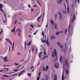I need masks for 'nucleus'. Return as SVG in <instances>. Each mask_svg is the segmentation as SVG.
Segmentation results:
<instances>
[{
    "instance_id": "12",
    "label": "nucleus",
    "mask_w": 80,
    "mask_h": 80,
    "mask_svg": "<svg viewBox=\"0 0 80 80\" xmlns=\"http://www.w3.org/2000/svg\"><path fill=\"white\" fill-rule=\"evenodd\" d=\"M62 1H63V0H59L58 1V4H61Z\"/></svg>"
},
{
    "instance_id": "5",
    "label": "nucleus",
    "mask_w": 80,
    "mask_h": 80,
    "mask_svg": "<svg viewBox=\"0 0 80 80\" xmlns=\"http://www.w3.org/2000/svg\"><path fill=\"white\" fill-rule=\"evenodd\" d=\"M60 61L61 63H62L63 62V56H61L60 58Z\"/></svg>"
},
{
    "instance_id": "38",
    "label": "nucleus",
    "mask_w": 80,
    "mask_h": 80,
    "mask_svg": "<svg viewBox=\"0 0 80 80\" xmlns=\"http://www.w3.org/2000/svg\"><path fill=\"white\" fill-rule=\"evenodd\" d=\"M60 16V20H61L62 19V15Z\"/></svg>"
},
{
    "instance_id": "41",
    "label": "nucleus",
    "mask_w": 80,
    "mask_h": 80,
    "mask_svg": "<svg viewBox=\"0 0 80 80\" xmlns=\"http://www.w3.org/2000/svg\"><path fill=\"white\" fill-rule=\"evenodd\" d=\"M40 79V77L38 76L37 78V80H39Z\"/></svg>"
},
{
    "instance_id": "15",
    "label": "nucleus",
    "mask_w": 80,
    "mask_h": 80,
    "mask_svg": "<svg viewBox=\"0 0 80 80\" xmlns=\"http://www.w3.org/2000/svg\"><path fill=\"white\" fill-rule=\"evenodd\" d=\"M15 27L13 29L11 30V31L12 32H13L14 33L15 32Z\"/></svg>"
},
{
    "instance_id": "28",
    "label": "nucleus",
    "mask_w": 80,
    "mask_h": 80,
    "mask_svg": "<svg viewBox=\"0 0 80 80\" xmlns=\"http://www.w3.org/2000/svg\"><path fill=\"white\" fill-rule=\"evenodd\" d=\"M65 34L67 35V29H66L65 31Z\"/></svg>"
},
{
    "instance_id": "22",
    "label": "nucleus",
    "mask_w": 80,
    "mask_h": 80,
    "mask_svg": "<svg viewBox=\"0 0 80 80\" xmlns=\"http://www.w3.org/2000/svg\"><path fill=\"white\" fill-rule=\"evenodd\" d=\"M54 17L55 18V19H57V13H56L54 15Z\"/></svg>"
},
{
    "instance_id": "2",
    "label": "nucleus",
    "mask_w": 80,
    "mask_h": 80,
    "mask_svg": "<svg viewBox=\"0 0 80 80\" xmlns=\"http://www.w3.org/2000/svg\"><path fill=\"white\" fill-rule=\"evenodd\" d=\"M54 67L56 68H59V64L58 63H56L54 65Z\"/></svg>"
},
{
    "instance_id": "54",
    "label": "nucleus",
    "mask_w": 80,
    "mask_h": 80,
    "mask_svg": "<svg viewBox=\"0 0 80 80\" xmlns=\"http://www.w3.org/2000/svg\"><path fill=\"white\" fill-rule=\"evenodd\" d=\"M63 12L64 13H66V11H64V10H63Z\"/></svg>"
},
{
    "instance_id": "4",
    "label": "nucleus",
    "mask_w": 80,
    "mask_h": 80,
    "mask_svg": "<svg viewBox=\"0 0 80 80\" xmlns=\"http://www.w3.org/2000/svg\"><path fill=\"white\" fill-rule=\"evenodd\" d=\"M54 54L56 56V61H57V51H56V49H54Z\"/></svg>"
},
{
    "instance_id": "16",
    "label": "nucleus",
    "mask_w": 80,
    "mask_h": 80,
    "mask_svg": "<svg viewBox=\"0 0 80 80\" xmlns=\"http://www.w3.org/2000/svg\"><path fill=\"white\" fill-rule=\"evenodd\" d=\"M3 69H4L3 70L4 72H7V71H8V70L9 68H7H7H3Z\"/></svg>"
},
{
    "instance_id": "13",
    "label": "nucleus",
    "mask_w": 80,
    "mask_h": 80,
    "mask_svg": "<svg viewBox=\"0 0 80 80\" xmlns=\"http://www.w3.org/2000/svg\"><path fill=\"white\" fill-rule=\"evenodd\" d=\"M41 17H42V15L40 16L39 17H38L37 18V21H38V22H40V20H39V19H40V18H41Z\"/></svg>"
},
{
    "instance_id": "56",
    "label": "nucleus",
    "mask_w": 80,
    "mask_h": 80,
    "mask_svg": "<svg viewBox=\"0 0 80 80\" xmlns=\"http://www.w3.org/2000/svg\"><path fill=\"white\" fill-rule=\"evenodd\" d=\"M9 49L8 52H10V46H9Z\"/></svg>"
},
{
    "instance_id": "46",
    "label": "nucleus",
    "mask_w": 80,
    "mask_h": 80,
    "mask_svg": "<svg viewBox=\"0 0 80 80\" xmlns=\"http://www.w3.org/2000/svg\"><path fill=\"white\" fill-rule=\"evenodd\" d=\"M33 50H34V48L33 47L32 48V52H33Z\"/></svg>"
},
{
    "instance_id": "59",
    "label": "nucleus",
    "mask_w": 80,
    "mask_h": 80,
    "mask_svg": "<svg viewBox=\"0 0 80 80\" xmlns=\"http://www.w3.org/2000/svg\"><path fill=\"white\" fill-rule=\"evenodd\" d=\"M18 55H20V53L19 52H18Z\"/></svg>"
},
{
    "instance_id": "32",
    "label": "nucleus",
    "mask_w": 80,
    "mask_h": 80,
    "mask_svg": "<svg viewBox=\"0 0 80 80\" xmlns=\"http://www.w3.org/2000/svg\"><path fill=\"white\" fill-rule=\"evenodd\" d=\"M57 44L59 46L60 45V42H57Z\"/></svg>"
},
{
    "instance_id": "49",
    "label": "nucleus",
    "mask_w": 80,
    "mask_h": 80,
    "mask_svg": "<svg viewBox=\"0 0 80 80\" xmlns=\"http://www.w3.org/2000/svg\"><path fill=\"white\" fill-rule=\"evenodd\" d=\"M39 76H40V75H41V72H39L38 73Z\"/></svg>"
},
{
    "instance_id": "17",
    "label": "nucleus",
    "mask_w": 80,
    "mask_h": 80,
    "mask_svg": "<svg viewBox=\"0 0 80 80\" xmlns=\"http://www.w3.org/2000/svg\"><path fill=\"white\" fill-rule=\"evenodd\" d=\"M50 37L52 40H53V39H55V37L54 36H51Z\"/></svg>"
},
{
    "instance_id": "64",
    "label": "nucleus",
    "mask_w": 80,
    "mask_h": 80,
    "mask_svg": "<svg viewBox=\"0 0 80 80\" xmlns=\"http://www.w3.org/2000/svg\"><path fill=\"white\" fill-rule=\"evenodd\" d=\"M36 34H37V33L36 32L35 33H33V34L34 35H36Z\"/></svg>"
},
{
    "instance_id": "10",
    "label": "nucleus",
    "mask_w": 80,
    "mask_h": 80,
    "mask_svg": "<svg viewBox=\"0 0 80 80\" xmlns=\"http://www.w3.org/2000/svg\"><path fill=\"white\" fill-rule=\"evenodd\" d=\"M51 23L52 25H54V24H55V22H54V21H53V20H52V19H51Z\"/></svg>"
},
{
    "instance_id": "8",
    "label": "nucleus",
    "mask_w": 80,
    "mask_h": 80,
    "mask_svg": "<svg viewBox=\"0 0 80 80\" xmlns=\"http://www.w3.org/2000/svg\"><path fill=\"white\" fill-rule=\"evenodd\" d=\"M6 40L7 42H9L11 45H12V42H11V41H10V40L8 39H6Z\"/></svg>"
},
{
    "instance_id": "42",
    "label": "nucleus",
    "mask_w": 80,
    "mask_h": 80,
    "mask_svg": "<svg viewBox=\"0 0 80 80\" xmlns=\"http://www.w3.org/2000/svg\"><path fill=\"white\" fill-rule=\"evenodd\" d=\"M18 70H19V69H15L14 70V72H17V71H18Z\"/></svg>"
},
{
    "instance_id": "63",
    "label": "nucleus",
    "mask_w": 80,
    "mask_h": 80,
    "mask_svg": "<svg viewBox=\"0 0 80 80\" xmlns=\"http://www.w3.org/2000/svg\"><path fill=\"white\" fill-rule=\"evenodd\" d=\"M62 80H64V77H62Z\"/></svg>"
},
{
    "instance_id": "19",
    "label": "nucleus",
    "mask_w": 80,
    "mask_h": 80,
    "mask_svg": "<svg viewBox=\"0 0 80 80\" xmlns=\"http://www.w3.org/2000/svg\"><path fill=\"white\" fill-rule=\"evenodd\" d=\"M46 43H47V45L48 46H49V43H48V39H47V41H46Z\"/></svg>"
},
{
    "instance_id": "57",
    "label": "nucleus",
    "mask_w": 80,
    "mask_h": 80,
    "mask_svg": "<svg viewBox=\"0 0 80 80\" xmlns=\"http://www.w3.org/2000/svg\"><path fill=\"white\" fill-rule=\"evenodd\" d=\"M17 21H16L14 22V24H16L17 23Z\"/></svg>"
},
{
    "instance_id": "39",
    "label": "nucleus",
    "mask_w": 80,
    "mask_h": 80,
    "mask_svg": "<svg viewBox=\"0 0 80 80\" xmlns=\"http://www.w3.org/2000/svg\"><path fill=\"white\" fill-rule=\"evenodd\" d=\"M18 18L19 19V20H21V21L23 20V19L22 18Z\"/></svg>"
},
{
    "instance_id": "1",
    "label": "nucleus",
    "mask_w": 80,
    "mask_h": 80,
    "mask_svg": "<svg viewBox=\"0 0 80 80\" xmlns=\"http://www.w3.org/2000/svg\"><path fill=\"white\" fill-rule=\"evenodd\" d=\"M65 65L68 67V68H70V64H69V62H68V60H65Z\"/></svg>"
},
{
    "instance_id": "33",
    "label": "nucleus",
    "mask_w": 80,
    "mask_h": 80,
    "mask_svg": "<svg viewBox=\"0 0 80 80\" xmlns=\"http://www.w3.org/2000/svg\"><path fill=\"white\" fill-rule=\"evenodd\" d=\"M44 55H46L47 53L45 52V49H44Z\"/></svg>"
},
{
    "instance_id": "27",
    "label": "nucleus",
    "mask_w": 80,
    "mask_h": 80,
    "mask_svg": "<svg viewBox=\"0 0 80 80\" xmlns=\"http://www.w3.org/2000/svg\"><path fill=\"white\" fill-rule=\"evenodd\" d=\"M42 70H43V71H45V70H46L45 68H44V67H42Z\"/></svg>"
},
{
    "instance_id": "35",
    "label": "nucleus",
    "mask_w": 80,
    "mask_h": 80,
    "mask_svg": "<svg viewBox=\"0 0 80 80\" xmlns=\"http://www.w3.org/2000/svg\"><path fill=\"white\" fill-rule=\"evenodd\" d=\"M58 14L60 16H62V14H61V13L59 11H58Z\"/></svg>"
},
{
    "instance_id": "43",
    "label": "nucleus",
    "mask_w": 80,
    "mask_h": 80,
    "mask_svg": "<svg viewBox=\"0 0 80 80\" xmlns=\"http://www.w3.org/2000/svg\"><path fill=\"white\" fill-rule=\"evenodd\" d=\"M41 54H38V57H39V58H41Z\"/></svg>"
},
{
    "instance_id": "25",
    "label": "nucleus",
    "mask_w": 80,
    "mask_h": 80,
    "mask_svg": "<svg viewBox=\"0 0 80 80\" xmlns=\"http://www.w3.org/2000/svg\"><path fill=\"white\" fill-rule=\"evenodd\" d=\"M54 28L55 29H57V24H54Z\"/></svg>"
},
{
    "instance_id": "11",
    "label": "nucleus",
    "mask_w": 80,
    "mask_h": 80,
    "mask_svg": "<svg viewBox=\"0 0 80 80\" xmlns=\"http://www.w3.org/2000/svg\"><path fill=\"white\" fill-rule=\"evenodd\" d=\"M54 80H57V75L56 74L54 75Z\"/></svg>"
},
{
    "instance_id": "24",
    "label": "nucleus",
    "mask_w": 80,
    "mask_h": 80,
    "mask_svg": "<svg viewBox=\"0 0 80 80\" xmlns=\"http://www.w3.org/2000/svg\"><path fill=\"white\" fill-rule=\"evenodd\" d=\"M66 74H68V72H69V71L68 70L66 69Z\"/></svg>"
},
{
    "instance_id": "37",
    "label": "nucleus",
    "mask_w": 80,
    "mask_h": 80,
    "mask_svg": "<svg viewBox=\"0 0 80 80\" xmlns=\"http://www.w3.org/2000/svg\"><path fill=\"white\" fill-rule=\"evenodd\" d=\"M59 47H60L61 48H62V47H63V45H60L59 46Z\"/></svg>"
},
{
    "instance_id": "6",
    "label": "nucleus",
    "mask_w": 80,
    "mask_h": 80,
    "mask_svg": "<svg viewBox=\"0 0 80 80\" xmlns=\"http://www.w3.org/2000/svg\"><path fill=\"white\" fill-rule=\"evenodd\" d=\"M3 8V6H2L0 5V10L2 12H3L4 13H5V12L3 11V10L2 9Z\"/></svg>"
},
{
    "instance_id": "20",
    "label": "nucleus",
    "mask_w": 80,
    "mask_h": 80,
    "mask_svg": "<svg viewBox=\"0 0 80 80\" xmlns=\"http://www.w3.org/2000/svg\"><path fill=\"white\" fill-rule=\"evenodd\" d=\"M3 77H5V78H8L9 77V75H3Z\"/></svg>"
},
{
    "instance_id": "34",
    "label": "nucleus",
    "mask_w": 80,
    "mask_h": 80,
    "mask_svg": "<svg viewBox=\"0 0 80 80\" xmlns=\"http://www.w3.org/2000/svg\"><path fill=\"white\" fill-rule=\"evenodd\" d=\"M30 26L32 27V28H33V25L31 24Z\"/></svg>"
},
{
    "instance_id": "47",
    "label": "nucleus",
    "mask_w": 80,
    "mask_h": 80,
    "mask_svg": "<svg viewBox=\"0 0 80 80\" xmlns=\"http://www.w3.org/2000/svg\"><path fill=\"white\" fill-rule=\"evenodd\" d=\"M62 77H64V75H63V72H62Z\"/></svg>"
},
{
    "instance_id": "30",
    "label": "nucleus",
    "mask_w": 80,
    "mask_h": 80,
    "mask_svg": "<svg viewBox=\"0 0 80 80\" xmlns=\"http://www.w3.org/2000/svg\"><path fill=\"white\" fill-rule=\"evenodd\" d=\"M67 13H68V12H69V8L68 7H67Z\"/></svg>"
},
{
    "instance_id": "23",
    "label": "nucleus",
    "mask_w": 80,
    "mask_h": 80,
    "mask_svg": "<svg viewBox=\"0 0 80 80\" xmlns=\"http://www.w3.org/2000/svg\"><path fill=\"white\" fill-rule=\"evenodd\" d=\"M26 43H27V41H25V43L24 44V45H25L24 47H25V50L26 49Z\"/></svg>"
},
{
    "instance_id": "7",
    "label": "nucleus",
    "mask_w": 80,
    "mask_h": 80,
    "mask_svg": "<svg viewBox=\"0 0 80 80\" xmlns=\"http://www.w3.org/2000/svg\"><path fill=\"white\" fill-rule=\"evenodd\" d=\"M3 58L4 62H6L7 61H8V60H7V57H5V58Z\"/></svg>"
},
{
    "instance_id": "50",
    "label": "nucleus",
    "mask_w": 80,
    "mask_h": 80,
    "mask_svg": "<svg viewBox=\"0 0 80 80\" xmlns=\"http://www.w3.org/2000/svg\"><path fill=\"white\" fill-rule=\"evenodd\" d=\"M28 77H30V75H31L30 74H29V73H28Z\"/></svg>"
},
{
    "instance_id": "29",
    "label": "nucleus",
    "mask_w": 80,
    "mask_h": 80,
    "mask_svg": "<svg viewBox=\"0 0 80 80\" xmlns=\"http://www.w3.org/2000/svg\"><path fill=\"white\" fill-rule=\"evenodd\" d=\"M69 53H69V57H69V58L70 59V58H72V56H70V55H69Z\"/></svg>"
},
{
    "instance_id": "51",
    "label": "nucleus",
    "mask_w": 80,
    "mask_h": 80,
    "mask_svg": "<svg viewBox=\"0 0 80 80\" xmlns=\"http://www.w3.org/2000/svg\"><path fill=\"white\" fill-rule=\"evenodd\" d=\"M4 72L3 70H0V72Z\"/></svg>"
},
{
    "instance_id": "58",
    "label": "nucleus",
    "mask_w": 80,
    "mask_h": 80,
    "mask_svg": "<svg viewBox=\"0 0 80 80\" xmlns=\"http://www.w3.org/2000/svg\"><path fill=\"white\" fill-rule=\"evenodd\" d=\"M42 42H45V40H42Z\"/></svg>"
},
{
    "instance_id": "45",
    "label": "nucleus",
    "mask_w": 80,
    "mask_h": 80,
    "mask_svg": "<svg viewBox=\"0 0 80 80\" xmlns=\"http://www.w3.org/2000/svg\"><path fill=\"white\" fill-rule=\"evenodd\" d=\"M42 35H43V37H44V33H43V32H42Z\"/></svg>"
},
{
    "instance_id": "44",
    "label": "nucleus",
    "mask_w": 80,
    "mask_h": 80,
    "mask_svg": "<svg viewBox=\"0 0 80 80\" xmlns=\"http://www.w3.org/2000/svg\"><path fill=\"white\" fill-rule=\"evenodd\" d=\"M28 7L29 8H32V7H31V6L30 5V4L28 5Z\"/></svg>"
},
{
    "instance_id": "61",
    "label": "nucleus",
    "mask_w": 80,
    "mask_h": 80,
    "mask_svg": "<svg viewBox=\"0 0 80 80\" xmlns=\"http://www.w3.org/2000/svg\"><path fill=\"white\" fill-rule=\"evenodd\" d=\"M46 27L47 28V27H48V24L47 23V25L46 26Z\"/></svg>"
},
{
    "instance_id": "53",
    "label": "nucleus",
    "mask_w": 80,
    "mask_h": 80,
    "mask_svg": "<svg viewBox=\"0 0 80 80\" xmlns=\"http://www.w3.org/2000/svg\"><path fill=\"white\" fill-rule=\"evenodd\" d=\"M22 8H23V9H24L25 8H24V7L23 6L22 7Z\"/></svg>"
},
{
    "instance_id": "52",
    "label": "nucleus",
    "mask_w": 80,
    "mask_h": 80,
    "mask_svg": "<svg viewBox=\"0 0 80 80\" xmlns=\"http://www.w3.org/2000/svg\"><path fill=\"white\" fill-rule=\"evenodd\" d=\"M25 72V70H24L23 71H21L20 73H23V72Z\"/></svg>"
},
{
    "instance_id": "36",
    "label": "nucleus",
    "mask_w": 80,
    "mask_h": 80,
    "mask_svg": "<svg viewBox=\"0 0 80 80\" xmlns=\"http://www.w3.org/2000/svg\"><path fill=\"white\" fill-rule=\"evenodd\" d=\"M48 66H46V70H48Z\"/></svg>"
},
{
    "instance_id": "62",
    "label": "nucleus",
    "mask_w": 80,
    "mask_h": 80,
    "mask_svg": "<svg viewBox=\"0 0 80 80\" xmlns=\"http://www.w3.org/2000/svg\"><path fill=\"white\" fill-rule=\"evenodd\" d=\"M31 11H32V12H33V9L32 8L31 9Z\"/></svg>"
},
{
    "instance_id": "21",
    "label": "nucleus",
    "mask_w": 80,
    "mask_h": 80,
    "mask_svg": "<svg viewBox=\"0 0 80 80\" xmlns=\"http://www.w3.org/2000/svg\"><path fill=\"white\" fill-rule=\"evenodd\" d=\"M32 45V41L31 42H29L28 44H27V45L28 46H29L30 45Z\"/></svg>"
},
{
    "instance_id": "60",
    "label": "nucleus",
    "mask_w": 80,
    "mask_h": 80,
    "mask_svg": "<svg viewBox=\"0 0 80 80\" xmlns=\"http://www.w3.org/2000/svg\"><path fill=\"white\" fill-rule=\"evenodd\" d=\"M52 55H54V52H52Z\"/></svg>"
},
{
    "instance_id": "26",
    "label": "nucleus",
    "mask_w": 80,
    "mask_h": 80,
    "mask_svg": "<svg viewBox=\"0 0 80 80\" xmlns=\"http://www.w3.org/2000/svg\"><path fill=\"white\" fill-rule=\"evenodd\" d=\"M59 33H60V32L57 31L56 33V35H59Z\"/></svg>"
},
{
    "instance_id": "9",
    "label": "nucleus",
    "mask_w": 80,
    "mask_h": 80,
    "mask_svg": "<svg viewBox=\"0 0 80 80\" xmlns=\"http://www.w3.org/2000/svg\"><path fill=\"white\" fill-rule=\"evenodd\" d=\"M76 19V18L75 17V14H74L73 18L72 21V23L73 22V21H74V20H75V19Z\"/></svg>"
},
{
    "instance_id": "3",
    "label": "nucleus",
    "mask_w": 80,
    "mask_h": 80,
    "mask_svg": "<svg viewBox=\"0 0 80 80\" xmlns=\"http://www.w3.org/2000/svg\"><path fill=\"white\" fill-rule=\"evenodd\" d=\"M17 30L18 32V35L19 36V37H21V34H20V33H21V30H20V29L19 28Z\"/></svg>"
},
{
    "instance_id": "55",
    "label": "nucleus",
    "mask_w": 80,
    "mask_h": 80,
    "mask_svg": "<svg viewBox=\"0 0 80 80\" xmlns=\"http://www.w3.org/2000/svg\"><path fill=\"white\" fill-rule=\"evenodd\" d=\"M36 53H37V49H36Z\"/></svg>"
},
{
    "instance_id": "31",
    "label": "nucleus",
    "mask_w": 80,
    "mask_h": 80,
    "mask_svg": "<svg viewBox=\"0 0 80 80\" xmlns=\"http://www.w3.org/2000/svg\"><path fill=\"white\" fill-rule=\"evenodd\" d=\"M3 32V29H2L0 32V35H2V33Z\"/></svg>"
},
{
    "instance_id": "48",
    "label": "nucleus",
    "mask_w": 80,
    "mask_h": 80,
    "mask_svg": "<svg viewBox=\"0 0 80 80\" xmlns=\"http://www.w3.org/2000/svg\"><path fill=\"white\" fill-rule=\"evenodd\" d=\"M38 3V4H40V2H38V1L37 0L36 1Z\"/></svg>"
},
{
    "instance_id": "14",
    "label": "nucleus",
    "mask_w": 80,
    "mask_h": 80,
    "mask_svg": "<svg viewBox=\"0 0 80 80\" xmlns=\"http://www.w3.org/2000/svg\"><path fill=\"white\" fill-rule=\"evenodd\" d=\"M48 57V56L47 55L45 56L44 57L42 58L41 60L40 61L42 60H43L44 59H45V58H47Z\"/></svg>"
},
{
    "instance_id": "18",
    "label": "nucleus",
    "mask_w": 80,
    "mask_h": 80,
    "mask_svg": "<svg viewBox=\"0 0 80 80\" xmlns=\"http://www.w3.org/2000/svg\"><path fill=\"white\" fill-rule=\"evenodd\" d=\"M48 75H47V74H46L45 76V80H48Z\"/></svg>"
},
{
    "instance_id": "40",
    "label": "nucleus",
    "mask_w": 80,
    "mask_h": 80,
    "mask_svg": "<svg viewBox=\"0 0 80 80\" xmlns=\"http://www.w3.org/2000/svg\"><path fill=\"white\" fill-rule=\"evenodd\" d=\"M20 64H17V63H15V64H14V65L16 66H17V65H19Z\"/></svg>"
}]
</instances>
